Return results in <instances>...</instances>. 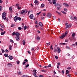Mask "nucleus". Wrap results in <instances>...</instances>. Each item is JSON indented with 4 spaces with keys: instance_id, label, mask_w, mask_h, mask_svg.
<instances>
[{
    "instance_id": "1",
    "label": "nucleus",
    "mask_w": 77,
    "mask_h": 77,
    "mask_svg": "<svg viewBox=\"0 0 77 77\" xmlns=\"http://www.w3.org/2000/svg\"><path fill=\"white\" fill-rule=\"evenodd\" d=\"M67 34H68V32L66 31L65 32V34L63 33L62 35L60 37V38L61 39H63V38H64Z\"/></svg>"
},
{
    "instance_id": "2",
    "label": "nucleus",
    "mask_w": 77,
    "mask_h": 77,
    "mask_svg": "<svg viewBox=\"0 0 77 77\" xmlns=\"http://www.w3.org/2000/svg\"><path fill=\"white\" fill-rule=\"evenodd\" d=\"M47 16L48 18H51V13H49L47 14Z\"/></svg>"
},
{
    "instance_id": "3",
    "label": "nucleus",
    "mask_w": 77,
    "mask_h": 77,
    "mask_svg": "<svg viewBox=\"0 0 77 77\" xmlns=\"http://www.w3.org/2000/svg\"><path fill=\"white\" fill-rule=\"evenodd\" d=\"M34 3L35 4V5H38L39 3V2L37 0H35L34 1Z\"/></svg>"
},
{
    "instance_id": "4",
    "label": "nucleus",
    "mask_w": 77,
    "mask_h": 77,
    "mask_svg": "<svg viewBox=\"0 0 77 77\" xmlns=\"http://www.w3.org/2000/svg\"><path fill=\"white\" fill-rule=\"evenodd\" d=\"M57 52L58 53H59L61 51V50H60V48L59 47H57Z\"/></svg>"
},
{
    "instance_id": "5",
    "label": "nucleus",
    "mask_w": 77,
    "mask_h": 77,
    "mask_svg": "<svg viewBox=\"0 0 77 77\" xmlns=\"http://www.w3.org/2000/svg\"><path fill=\"white\" fill-rule=\"evenodd\" d=\"M14 18L15 22L17 21L18 20V17L17 16H15Z\"/></svg>"
},
{
    "instance_id": "6",
    "label": "nucleus",
    "mask_w": 77,
    "mask_h": 77,
    "mask_svg": "<svg viewBox=\"0 0 77 77\" xmlns=\"http://www.w3.org/2000/svg\"><path fill=\"white\" fill-rule=\"evenodd\" d=\"M15 38L16 40L19 41V40H20V36H16Z\"/></svg>"
},
{
    "instance_id": "7",
    "label": "nucleus",
    "mask_w": 77,
    "mask_h": 77,
    "mask_svg": "<svg viewBox=\"0 0 77 77\" xmlns=\"http://www.w3.org/2000/svg\"><path fill=\"white\" fill-rule=\"evenodd\" d=\"M38 24L39 26L41 27H42V26H43V24H42V23L41 22H39L38 23Z\"/></svg>"
},
{
    "instance_id": "8",
    "label": "nucleus",
    "mask_w": 77,
    "mask_h": 77,
    "mask_svg": "<svg viewBox=\"0 0 77 77\" xmlns=\"http://www.w3.org/2000/svg\"><path fill=\"white\" fill-rule=\"evenodd\" d=\"M29 18L30 19H33V14H31L29 16Z\"/></svg>"
},
{
    "instance_id": "9",
    "label": "nucleus",
    "mask_w": 77,
    "mask_h": 77,
    "mask_svg": "<svg viewBox=\"0 0 77 77\" xmlns=\"http://www.w3.org/2000/svg\"><path fill=\"white\" fill-rule=\"evenodd\" d=\"M15 35H16V36H20V34L19 33L16 32L15 34Z\"/></svg>"
},
{
    "instance_id": "10",
    "label": "nucleus",
    "mask_w": 77,
    "mask_h": 77,
    "mask_svg": "<svg viewBox=\"0 0 77 77\" xmlns=\"http://www.w3.org/2000/svg\"><path fill=\"white\" fill-rule=\"evenodd\" d=\"M75 33L73 32V34L72 35V37L74 38V37H75Z\"/></svg>"
},
{
    "instance_id": "11",
    "label": "nucleus",
    "mask_w": 77,
    "mask_h": 77,
    "mask_svg": "<svg viewBox=\"0 0 77 77\" xmlns=\"http://www.w3.org/2000/svg\"><path fill=\"white\" fill-rule=\"evenodd\" d=\"M8 57L10 60H12V59H13V57H12V56L11 55H9L8 56Z\"/></svg>"
},
{
    "instance_id": "12",
    "label": "nucleus",
    "mask_w": 77,
    "mask_h": 77,
    "mask_svg": "<svg viewBox=\"0 0 77 77\" xmlns=\"http://www.w3.org/2000/svg\"><path fill=\"white\" fill-rule=\"evenodd\" d=\"M8 65L10 67H12V64L11 63H9Z\"/></svg>"
},
{
    "instance_id": "13",
    "label": "nucleus",
    "mask_w": 77,
    "mask_h": 77,
    "mask_svg": "<svg viewBox=\"0 0 77 77\" xmlns=\"http://www.w3.org/2000/svg\"><path fill=\"white\" fill-rule=\"evenodd\" d=\"M63 5L64 6H66V7H69V5H68V4L64 3Z\"/></svg>"
},
{
    "instance_id": "14",
    "label": "nucleus",
    "mask_w": 77,
    "mask_h": 77,
    "mask_svg": "<svg viewBox=\"0 0 77 77\" xmlns=\"http://www.w3.org/2000/svg\"><path fill=\"white\" fill-rule=\"evenodd\" d=\"M66 28H68L69 27V25H68V23H66Z\"/></svg>"
},
{
    "instance_id": "15",
    "label": "nucleus",
    "mask_w": 77,
    "mask_h": 77,
    "mask_svg": "<svg viewBox=\"0 0 77 77\" xmlns=\"http://www.w3.org/2000/svg\"><path fill=\"white\" fill-rule=\"evenodd\" d=\"M22 42L23 45H26V41H25V40H23Z\"/></svg>"
},
{
    "instance_id": "16",
    "label": "nucleus",
    "mask_w": 77,
    "mask_h": 77,
    "mask_svg": "<svg viewBox=\"0 0 77 77\" xmlns=\"http://www.w3.org/2000/svg\"><path fill=\"white\" fill-rule=\"evenodd\" d=\"M50 45V42L46 44V46H47V47H48V46H49Z\"/></svg>"
},
{
    "instance_id": "17",
    "label": "nucleus",
    "mask_w": 77,
    "mask_h": 77,
    "mask_svg": "<svg viewBox=\"0 0 77 77\" xmlns=\"http://www.w3.org/2000/svg\"><path fill=\"white\" fill-rule=\"evenodd\" d=\"M2 18L3 20H6V17L5 16H2Z\"/></svg>"
},
{
    "instance_id": "18",
    "label": "nucleus",
    "mask_w": 77,
    "mask_h": 77,
    "mask_svg": "<svg viewBox=\"0 0 77 77\" xmlns=\"http://www.w3.org/2000/svg\"><path fill=\"white\" fill-rule=\"evenodd\" d=\"M6 15V13L5 12H4L2 14V16H5Z\"/></svg>"
},
{
    "instance_id": "19",
    "label": "nucleus",
    "mask_w": 77,
    "mask_h": 77,
    "mask_svg": "<svg viewBox=\"0 0 77 77\" xmlns=\"http://www.w3.org/2000/svg\"><path fill=\"white\" fill-rule=\"evenodd\" d=\"M25 13V11L24 10H22L21 12V14H23L24 13Z\"/></svg>"
},
{
    "instance_id": "20",
    "label": "nucleus",
    "mask_w": 77,
    "mask_h": 77,
    "mask_svg": "<svg viewBox=\"0 0 77 77\" xmlns=\"http://www.w3.org/2000/svg\"><path fill=\"white\" fill-rule=\"evenodd\" d=\"M56 1H52V2H53L54 5H56Z\"/></svg>"
},
{
    "instance_id": "21",
    "label": "nucleus",
    "mask_w": 77,
    "mask_h": 77,
    "mask_svg": "<svg viewBox=\"0 0 77 77\" xmlns=\"http://www.w3.org/2000/svg\"><path fill=\"white\" fill-rule=\"evenodd\" d=\"M9 49L10 50H11L12 49V47L11 45H9Z\"/></svg>"
},
{
    "instance_id": "22",
    "label": "nucleus",
    "mask_w": 77,
    "mask_h": 77,
    "mask_svg": "<svg viewBox=\"0 0 77 77\" xmlns=\"http://www.w3.org/2000/svg\"><path fill=\"white\" fill-rule=\"evenodd\" d=\"M45 6V5H44V4H42L41 5V8H44V7Z\"/></svg>"
},
{
    "instance_id": "23",
    "label": "nucleus",
    "mask_w": 77,
    "mask_h": 77,
    "mask_svg": "<svg viewBox=\"0 0 77 77\" xmlns=\"http://www.w3.org/2000/svg\"><path fill=\"white\" fill-rule=\"evenodd\" d=\"M4 56H5V57H8V54H5Z\"/></svg>"
},
{
    "instance_id": "24",
    "label": "nucleus",
    "mask_w": 77,
    "mask_h": 77,
    "mask_svg": "<svg viewBox=\"0 0 77 77\" xmlns=\"http://www.w3.org/2000/svg\"><path fill=\"white\" fill-rule=\"evenodd\" d=\"M54 52H55V53H56V52H57V49H56V48H54Z\"/></svg>"
},
{
    "instance_id": "25",
    "label": "nucleus",
    "mask_w": 77,
    "mask_h": 77,
    "mask_svg": "<svg viewBox=\"0 0 77 77\" xmlns=\"http://www.w3.org/2000/svg\"><path fill=\"white\" fill-rule=\"evenodd\" d=\"M70 19H71L72 20H74V17H73V16H71V17H70Z\"/></svg>"
},
{
    "instance_id": "26",
    "label": "nucleus",
    "mask_w": 77,
    "mask_h": 77,
    "mask_svg": "<svg viewBox=\"0 0 77 77\" xmlns=\"http://www.w3.org/2000/svg\"><path fill=\"white\" fill-rule=\"evenodd\" d=\"M74 20H75V21H77V17H74Z\"/></svg>"
},
{
    "instance_id": "27",
    "label": "nucleus",
    "mask_w": 77,
    "mask_h": 77,
    "mask_svg": "<svg viewBox=\"0 0 77 77\" xmlns=\"http://www.w3.org/2000/svg\"><path fill=\"white\" fill-rule=\"evenodd\" d=\"M12 9V7H11L9 8V11H11Z\"/></svg>"
},
{
    "instance_id": "28",
    "label": "nucleus",
    "mask_w": 77,
    "mask_h": 77,
    "mask_svg": "<svg viewBox=\"0 0 77 77\" xmlns=\"http://www.w3.org/2000/svg\"><path fill=\"white\" fill-rule=\"evenodd\" d=\"M17 19H18V20H19V21H21V19L19 17H17Z\"/></svg>"
},
{
    "instance_id": "29",
    "label": "nucleus",
    "mask_w": 77,
    "mask_h": 77,
    "mask_svg": "<svg viewBox=\"0 0 77 77\" xmlns=\"http://www.w3.org/2000/svg\"><path fill=\"white\" fill-rule=\"evenodd\" d=\"M69 72L68 70H66V74H69Z\"/></svg>"
},
{
    "instance_id": "30",
    "label": "nucleus",
    "mask_w": 77,
    "mask_h": 77,
    "mask_svg": "<svg viewBox=\"0 0 77 77\" xmlns=\"http://www.w3.org/2000/svg\"><path fill=\"white\" fill-rule=\"evenodd\" d=\"M40 39V37L39 36H37V40H39Z\"/></svg>"
},
{
    "instance_id": "31",
    "label": "nucleus",
    "mask_w": 77,
    "mask_h": 77,
    "mask_svg": "<svg viewBox=\"0 0 77 77\" xmlns=\"http://www.w3.org/2000/svg\"><path fill=\"white\" fill-rule=\"evenodd\" d=\"M17 64H20V61L18 60H17Z\"/></svg>"
},
{
    "instance_id": "32",
    "label": "nucleus",
    "mask_w": 77,
    "mask_h": 77,
    "mask_svg": "<svg viewBox=\"0 0 77 77\" xmlns=\"http://www.w3.org/2000/svg\"><path fill=\"white\" fill-rule=\"evenodd\" d=\"M64 11H66V12H67L68 11V10L66 8H64Z\"/></svg>"
},
{
    "instance_id": "33",
    "label": "nucleus",
    "mask_w": 77,
    "mask_h": 77,
    "mask_svg": "<svg viewBox=\"0 0 77 77\" xmlns=\"http://www.w3.org/2000/svg\"><path fill=\"white\" fill-rule=\"evenodd\" d=\"M2 7L0 6V11H2Z\"/></svg>"
},
{
    "instance_id": "34",
    "label": "nucleus",
    "mask_w": 77,
    "mask_h": 77,
    "mask_svg": "<svg viewBox=\"0 0 77 77\" xmlns=\"http://www.w3.org/2000/svg\"><path fill=\"white\" fill-rule=\"evenodd\" d=\"M18 75H21V72H19L18 73Z\"/></svg>"
},
{
    "instance_id": "35",
    "label": "nucleus",
    "mask_w": 77,
    "mask_h": 77,
    "mask_svg": "<svg viewBox=\"0 0 77 77\" xmlns=\"http://www.w3.org/2000/svg\"><path fill=\"white\" fill-rule=\"evenodd\" d=\"M14 23H13L11 24V27H14Z\"/></svg>"
},
{
    "instance_id": "36",
    "label": "nucleus",
    "mask_w": 77,
    "mask_h": 77,
    "mask_svg": "<svg viewBox=\"0 0 77 77\" xmlns=\"http://www.w3.org/2000/svg\"><path fill=\"white\" fill-rule=\"evenodd\" d=\"M18 30H21V29H22V28L21 27H19L18 28Z\"/></svg>"
},
{
    "instance_id": "37",
    "label": "nucleus",
    "mask_w": 77,
    "mask_h": 77,
    "mask_svg": "<svg viewBox=\"0 0 77 77\" xmlns=\"http://www.w3.org/2000/svg\"><path fill=\"white\" fill-rule=\"evenodd\" d=\"M41 11L39 13H37V15L38 16V15H39V14H40V13H41Z\"/></svg>"
},
{
    "instance_id": "38",
    "label": "nucleus",
    "mask_w": 77,
    "mask_h": 77,
    "mask_svg": "<svg viewBox=\"0 0 77 77\" xmlns=\"http://www.w3.org/2000/svg\"><path fill=\"white\" fill-rule=\"evenodd\" d=\"M61 12H62V13H63V14H66V12H65V11H61Z\"/></svg>"
},
{
    "instance_id": "39",
    "label": "nucleus",
    "mask_w": 77,
    "mask_h": 77,
    "mask_svg": "<svg viewBox=\"0 0 77 77\" xmlns=\"http://www.w3.org/2000/svg\"><path fill=\"white\" fill-rule=\"evenodd\" d=\"M50 49H51L52 50H53V45H52L51 47H50Z\"/></svg>"
},
{
    "instance_id": "40",
    "label": "nucleus",
    "mask_w": 77,
    "mask_h": 77,
    "mask_svg": "<svg viewBox=\"0 0 77 77\" xmlns=\"http://www.w3.org/2000/svg\"><path fill=\"white\" fill-rule=\"evenodd\" d=\"M10 41L11 42H12V43H14V41L12 39H10Z\"/></svg>"
},
{
    "instance_id": "41",
    "label": "nucleus",
    "mask_w": 77,
    "mask_h": 77,
    "mask_svg": "<svg viewBox=\"0 0 77 77\" xmlns=\"http://www.w3.org/2000/svg\"><path fill=\"white\" fill-rule=\"evenodd\" d=\"M51 66V64H49V65L48 66V67L49 68H50Z\"/></svg>"
},
{
    "instance_id": "42",
    "label": "nucleus",
    "mask_w": 77,
    "mask_h": 77,
    "mask_svg": "<svg viewBox=\"0 0 77 77\" xmlns=\"http://www.w3.org/2000/svg\"><path fill=\"white\" fill-rule=\"evenodd\" d=\"M5 51L6 52V53H8V52H9V51H8V49H6L5 50Z\"/></svg>"
},
{
    "instance_id": "43",
    "label": "nucleus",
    "mask_w": 77,
    "mask_h": 77,
    "mask_svg": "<svg viewBox=\"0 0 77 77\" xmlns=\"http://www.w3.org/2000/svg\"><path fill=\"white\" fill-rule=\"evenodd\" d=\"M26 29H27V26H25L24 27V30H26Z\"/></svg>"
},
{
    "instance_id": "44",
    "label": "nucleus",
    "mask_w": 77,
    "mask_h": 77,
    "mask_svg": "<svg viewBox=\"0 0 77 77\" xmlns=\"http://www.w3.org/2000/svg\"><path fill=\"white\" fill-rule=\"evenodd\" d=\"M41 19L42 20H44V17H42Z\"/></svg>"
},
{
    "instance_id": "45",
    "label": "nucleus",
    "mask_w": 77,
    "mask_h": 77,
    "mask_svg": "<svg viewBox=\"0 0 77 77\" xmlns=\"http://www.w3.org/2000/svg\"><path fill=\"white\" fill-rule=\"evenodd\" d=\"M18 9H19V10H20V9H21V7H20L19 6H18L17 7Z\"/></svg>"
},
{
    "instance_id": "46",
    "label": "nucleus",
    "mask_w": 77,
    "mask_h": 77,
    "mask_svg": "<svg viewBox=\"0 0 77 77\" xmlns=\"http://www.w3.org/2000/svg\"><path fill=\"white\" fill-rule=\"evenodd\" d=\"M0 26L2 27V28H3V25L2 24H0Z\"/></svg>"
},
{
    "instance_id": "47",
    "label": "nucleus",
    "mask_w": 77,
    "mask_h": 77,
    "mask_svg": "<svg viewBox=\"0 0 77 77\" xmlns=\"http://www.w3.org/2000/svg\"><path fill=\"white\" fill-rule=\"evenodd\" d=\"M55 57V58H56V59H58V57L57 56H56Z\"/></svg>"
},
{
    "instance_id": "48",
    "label": "nucleus",
    "mask_w": 77,
    "mask_h": 77,
    "mask_svg": "<svg viewBox=\"0 0 77 77\" xmlns=\"http://www.w3.org/2000/svg\"><path fill=\"white\" fill-rule=\"evenodd\" d=\"M33 75H36V72H34L33 73Z\"/></svg>"
},
{
    "instance_id": "49",
    "label": "nucleus",
    "mask_w": 77,
    "mask_h": 77,
    "mask_svg": "<svg viewBox=\"0 0 77 77\" xmlns=\"http://www.w3.org/2000/svg\"><path fill=\"white\" fill-rule=\"evenodd\" d=\"M28 66H29V64H27L26 66V68H27Z\"/></svg>"
},
{
    "instance_id": "50",
    "label": "nucleus",
    "mask_w": 77,
    "mask_h": 77,
    "mask_svg": "<svg viewBox=\"0 0 77 77\" xmlns=\"http://www.w3.org/2000/svg\"><path fill=\"white\" fill-rule=\"evenodd\" d=\"M2 53H5V50H4L3 49H2Z\"/></svg>"
},
{
    "instance_id": "51",
    "label": "nucleus",
    "mask_w": 77,
    "mask_h": 77,
    "mask_svg": "<svg viewBox=\"0 0 77 77\" xmlns=\"http://www.w3.org/2000/svg\"><path fill=\"white\" fill-rule=\"evenodd\" d=\"M24 61H25V62H28V60L26 59H25Z\"/></svg>"
},
{
    "instance_id": "52",
    "label": "nucleus",
    "mask_w": 77,
    "mask_h": 77,
    "mask_svg": "<svg viewBox=\"0 0 77 77\" xmlns=\"http://www.w3.org/2000/svg\"><path fill=\"white\" fill-rule=\"evenodd\" d=\"M26 62H23V65H25V64H26Z\"/></svg>"
},
{
    "instance_id": "53",
    "label": "nucleus",
    "mask_w": 77,
    "mask_h": 77,
    "mask_svg": "<svg viewBox=\"0 0 77 77\" xmlns=\"http://www.w3.org/2000/svg\"><path fill=\"white\" fill-rule=\"evenodd\" d=\"M39 77H44V76L43 75H40L39 76Z\"/></svg>"
},
{
    "instance_id": "54",
    "label": "nucleus",
    "mask_w": 77,
    "mask_h": 77,
    "mask_svg": "<svg viewBox=\"0 0 77 77\" xmlns=\"http://www.w3.org/2000/svg\"><path fill=\"white\" fill-rule=\"evenodd\" d=\"M67 77H71V75L70 74H68V75L67 76Z\"/></svg>"
},
{
    "instance_id": "55",
    "label": "nucleus",
    "mask_w": 77,
    "mask_h": 77,
    "mask_svg": "<svg viewBox=\"0 0 77 77\" xmlns=\"http://www.w3.org/2000/svg\"><path fill=\"white\" fill-rule=\"evenodd\" d=\"M66 44V43H61V45H65Z\"/></svg>"
},
{
    "instance_id": "56",
    "label": "nucleus",
    "mask_w": 77,
    "mask_h": 77,
    "mask_svg": "<svg viewBox=\"0 0 77 77\" xmlns=\"http://www.w3.org/2000/svg\"><path fill=\"white\" fill-rule=\"evenodd\" d=\"M1 35H4V32H2L1 33Z\"/></svg>"
},
{
    "instance_id": "57",
    "label": "nucleus",
    "mask_w": 77,
    "mask_h": 77,
    "mask_svg": "<svg viewBox=\"0 0 77 77\" xmlns=\"http://www.w3.org/2000/svg\"><path fill=\"white\" fill-rule=\"evenodd\" d=\"M43 16H45L46 15V13H43Z\"/></svg>"
},
{
    "instance_id": "58",
    "label": "nucleus",
    "mask_w": 77,
    "mask_h": 77,
    "mask_svg": "<svg viewBox=\"0 0 77 77\" xmlns=\"http://www.w3.org/2000/svg\"><path fill=\"white\" fill-rule=\"evenodd\" d=\"M35 24H38V21H36L35 22Z\"/></svg>"
},
{
    "instance_id": "59",
    "label": "nucleus",
    "mask_w": 77,
    "mask_h": 77,
    "mask_svg": "<svg viewBox=\"0 0 77 77\" xmlns=\"http://www.w3.org/2000/svg\"><path fill=\"white\" fill-rule=\"evenodd\" d=\"M57 20L58 21H59V22H60V19H58Z\"/></svg>"
},
{
    "instance_id": "60",
    "label": "nucleus",
    "mask_w": 77,
    "mask_h": 77,
    "mask_svg": "<svg viewBox=\"0 0 77 77\" xmlns=\"http://www.w3.org/2000/svg\"><path fill=\"white\" fill-rule=\"evenodd\" d=\"M35 27L36 28H37L38 27V25H36Z\"/></svg>"
},
{
    "instance_id": "61",
    "label": "nucleus",
    "mask_w": 77,
    "mask_h": 77,
    "mask_svg": "<svg viewBox=\"0 0 77 77\" xmlns=\"http://www.w3.org/2000/svg\"><path fill=\"white\" fill-rule=\"evenodd\" d=\"M12 35H15V32H14L12 33Z\"/></svg>"
},
{
    "instance_id": "62",
    "label": "nucleus",
    "mask_w": 77,
    "mask_h": 77,
    "mask_svg": "<svg viewBox=\"0 0 77 77\" xmlns=\"http://www.w3.org/2000/svg\"><path fill=\"white\" fill-rule=\"evenodd\" d=\"M36 70L34 69L33 70L34 72H36Z\"/></svg>"
},
{
    "instance_id": "63",
    "label": "nucleus",
    "mask_w": 77,
    "mask_h": 77,
    "mask_svg": "<svg viewBox=\"0 0 77 77\" xmlns=\"http://www.w3.org/2000/svg\"><path fill=\"white\" fill-rule=\"evenodd\" d=\"M71 67H69L67 68V69H71Z\"/></svg>"
},
{
    "instance_id": "64",
    "label": "nucleus",
    "mask_w": 77,
    "mask_h": 77,
    "mask_svg": "<svg viewBox=\"0 0 77 77\" xmlns=\"http://www.w3.org/2000/svg\"><path fill=\"white\" fill-rule=\"evenodd\" d=\"M9 17H10V18H12V15L10 14L9 16Z\"/></svg>"
}]
</instances>
